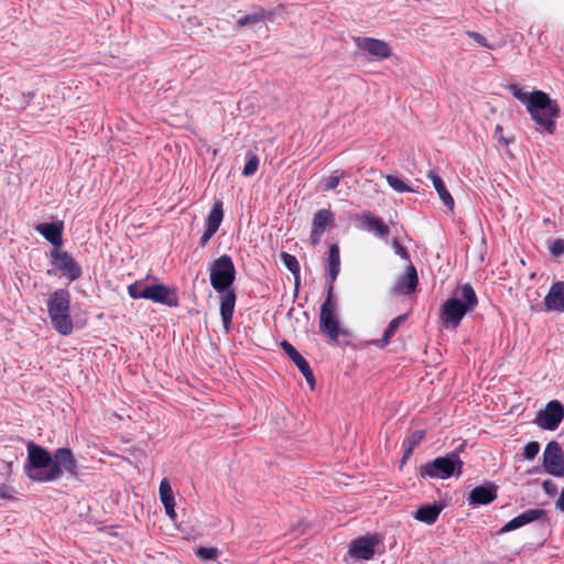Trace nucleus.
I'll use <instances>...</instances> for the list:
<instances>
[{
  "instance_id": "1",
  "label": "nucleus",
  "mask_w": 564,
  "mask_h": 564,
  "mask_svg": "<svg viewBox=\"0 0 564 564\" xmlns=\"http://www.w3.org/2000/svg\"><path fill=\"white\" fill-rule=\"evenodd\" d=\"M26 453L23 468L32 481L52 482L59 479L64 473L72 477L78 475L77 460L69 447H59L50 453L43 446L30 441L26 444Z\"/></svg>"
},
{
  "instance_id": "2",
  "label": "nucleus",
  "mask_w": 564,
  "mask_h": 564,
  "mask_svg": "<svg viewBox=\"0 0 564 564\" xmlns=\"http://www.w3.org/2000/svg\"><path fill=\"white\" fill-rule=\"evenodd\" d=\"M209 282L220 297V317L228 333L231 327L237 294L232 289L236 280V267L229 254H223L208 264Z\"/></svg>"
},
{
  "instance_id": "3",
  "label": "nucleus",
  "mask_w": 564,
  "mask_h": 564,
  "mask_svg": "<svg viewBox=\"0 0 564 564\" xmlns=\"http://www.w3.org/2000/svg\"><path fill=\"white\" fill-rule=\"evenodd\" d=\"M507 89L525 106L531 119L538 126V132L549 134L555 132L556 119L561 113L560 105L555 99H552L549 94L542 90L523 91L518 84H509Z\"/></svg>"
},
{
  "instance_id": "4",
  "label": "nucleus",
  "mask_w": 564,
  "mask_h": 564,
  "mask_svg": "<svg viewBox=\"0 0 564 564\" xmlns=\"http://www.w3.org/2000/svg\"><path fill=\"white\" fill-rule=\"evenodd\" d=\"M478 296L469 283L457 288L454 295L446 300L441 308V318L448 326L457 327L464 316L476 308Z\"/></svg>"
},
{
  "instance_id": "5",
  "label": "nucleus",
  "mask_w": 564,
  "mask_h": 564,
  "mask_svg": "<svg viewBox=\"0 0 564 564\" xmlns=\"http://www.w3.org/2000/svg\"><path fill=\"white\" fill-rule=\"evenodd\" d=\"M70 293L67 289H57L47 299V313L53 328L63 336L70 335L74 324L70 316Z\"/></svg>"
},
{
  "instance_id": "6",
  "label": "nucleus",
  "mask_w": 564,
  "mask_h": 564,
  "mask_svg": "<svg viewBox=\"0 0 564 564\" xmlns=\"http://www.w3.org/2000/svg\"><path fill=\"white\" fill-rule=\"evenodd\" d=\"M463 466L464 462L459 457L458 449H456L421 465L419 475L422 478L448 479L453 476H460Z\"/></svg>"
},
{
  "instance_id": "7",
  "label": "nucleus",
  "mask_w": 564,
  "mask_h": 564,
  "mask_svg": "<svg viewBox=\"0 0 564 564\" xmlns=\"http://www.w3.org/2000/svg\"><path fill=\"white\" fill-rule=\"evenodd\" d=\"M333 285L327 286V296L321 306L319 313V330L330 340L337 341L340 334H346L340 329L339 321L336 316V307L333 301Z\"/></svg>"
},
{
  "instance_id": "8",
  "label": "nucleus",
  "mask_w": 564,
  "mask_h": 564,
  "mask_svg": "<svg viewBox=\"0 0 564 564\" xmlns=\"http://www.w3.org/2000/svg\"><path fill=\"white\" fill-rule=\"evenodd\" d=\"M564 419V405L558 400L549 401L533 420V423L545 431H555Z\"/></svg>"
},
{
  "instance_id": "9",
  "label": "nucleus",
  "mask_w": 564,
  "mask_h": 564,
  "mask_svg": "<svg viewBox=\"0 0 564 564\" xmlns=\"http://www.w3.org/2000/svg\"><path fill=\"white\" fill-rule=\"evenodd\" d=\"M51 264L65 275L69 282L78 280L83 274L82 265L67 251L53 249L50 253Z\"/></svg>"
},
{
  "instance_id": "10",
  "label": "nucleus",
  "mask_w": 564,
  "mask_h": 564,
  "mask_svg": "<svg viewBox=\"0 0 564 564\" xmlns=\"http://www.w3.org/2000/svg\"><path fill=\"white\" fill-rule=\"evenodd\" d=\"M543 468L554 477H564V451L558 442L551 441L543 452Z\"/></svg>"
},
{
  "instance_id": "11",
  "label": "nucleus",
  "mask_w": 564,
  "mask_h": 564,
  "mask_svg": "<svg viewBox=\"0 0 564 564\" xmlns=\"http://www.w3.org/2000/svg\"><path fill=\"white\" fill-rule=\"evenodd\" d=\"M352 41L358 50L364 52L369 59L382 61L391 55L390 45L382 40L367 36H354Z\"/></svg>"
},
{
  "instance_id": "12",
  "label": "nucleus",
  "mask_w": 564,
  "mask_h": 564,
  "mask_svg": "<svg viewBox=\"0 0 564 564\" xmlns=\"http://www.w3.org/2000/svg\"><path fill=\"white\" fill-rule=\"evenodd\" d=\"M224 219V208L221 200H215L212 209L205 219V230L199 238L198 246L205 248L214 235L218 231Z\"/></svg>"
},
{
  "instance_id": "13",
  "label": "nucleus",
  "mask_w": 564,
  "mask_h": 564,
  "mask_svg": "<svg viewBox=\"0 0 564 564\" xmlns=\"http://www.w3.org/2000/svg\"><path fill=\"white\" fill-rule=\"evenodd\" d=\"M544 519L546 521H549L546 510L540 509V508L528 509V510L523 511L522 513H520L519 516L511 519L510 521H508L503 527L500 528L498 533L499 534L508 533V532H511L519 528H522L529 523H532L534 521L544 520Z\"/></svg>"
},
{
  "instance_id": "14",
  "label": "nucleus",
  "mask_w": 564,
  "mask_h": 564,
  "mask_svg": "<svg viewBox=\"0 0 564 564\" xmlns=\"http://www.w3.org/2000/svg\"><path fill=\"white\" fill-rule=\"evenodd\" d=\"M335 215L330 209H319L314 214L310 240L313 246L319 243L322 236L328 227H333Z\"/></svg>"
},
{
  "instance_id": "15",
  "label": "nucleus",
  "mask_w": 564,
  "mask_h": 564,
  "mask_svg": "<svg viewBox=\"0 0 564 564\" xmlns=\"http://www.w3.org/2000/svg\"><path fill=\"white\" fill-rule=\"evenodd\" d=\"M379 543L376 535L360 536L349 546V555L354 558L369 561L375 555V547Z\"/></svg>"
},
{
  "instance_id": "16",
  "label": "nucleus",
  "mask_w": 564,
  "mask_h": 564,
  "mask_svg": "<svg viewBox=\"0 0 564 564\" xmlns=\"http://www.w3.org/2000/svg\"><path fill=\"white\" fill-rule=\"evenodd\" d=\"M498 486L491 481L475 487L467 498L469 506H486L497 499Z\"/></svg>"
},
{
  "instance_id": "17",
  "label": "nucleus",
  "mask_w": 564,
  "mask_h": 564,
  "mask_svg": "<svg viewBox=\"0 0 564 564\" xmlns=\"http://www.w3.org/2000/svg\"><path fill=\"white\" fill-rule=\"evenodd\" d=\"M280 345L283 351L296 365L310 387L313 389L315 386V377L307 360L288 340H282Z\"/></svg>"
},
{
  "instance_id": "18",
  "label": "nucleus",
  "mask_w": 564,
  "mask_h": 564,
  "mask_svg": "<svg viewBox=\"0 0 564 564\" xmlns=\"http://www.w3.org/2000/svg\"><path fill=\"white\" fill-rule=\"evenodd\" d=\"M419 278L413 264L406 268V271L395 281L392 293L395 295H409L416 290Z\"/></svg>"
},
{
  "instance_id": "19",
  "label": "nucleus",
  "mask_w": 564,
  "mask_h": 564,
  "mask_svg": "<svg viewBox=\"0 0 564 564\" xmlns=\"http://www.w3.org/2000/svg\"><path fill=\"white\" fill-rule=\"evenodd\" d=\"M446 505L443 501H435L420 506L414 512L413 518L420 522L432 525L434 524Z\"/></svg>"
},
{
  "instance_id": "20",
  "label": "nucleus",
  "mask_w": 564,
  "mask_h": 564,
  "mask_svg": "<svg viewBox=\"0 0 564 564\" xmlns=\"http://www.w3.org/2000/svg\"><path fill=\"white\" fill-rule=\"evenodd\" d=\"M63 229L62 221L42 223L35 226V230L52 243L54 249H58L63 245Z\"/></svg>"
},
{
  "instance_id": "21",
  "label": "nucleus",
  "mask_w": 564,
  "mask_h": 564,
  "mask_svg": "<svg viewBox=\"0 0 564 564\" xmlns=\"http://www.w3.org/2000/svg\"><path fill=\"white\" fill-rule=\"evenodd\" d=\"M546 311L564 312V282L558 281L551 285L544 297Z\"/></svg>"
},
{
  "instance_id": "22",
  "label": "nucleus",
  "mask_w": 564,
  "mask_h": 564,
  "mask_svg": "<svg viewBox=\"0 0 564 564\" xmlns=\"http://www.w3.org/2000/svg\"><path fill=\"white\" fill-rule=\"evenodd\" d=\"M274 12L258 7L253 12L248 13L236 21V29H241L247 25L257 24L265 21H273Z\"/></svg>"
},
{
  "instance_id": "23",
  "label": "nucleus",
  "mask_w": 564,
  "mask_h": 564,
  "mask_svg": "<svg viewBox=\"0 0 564 564\" xmlns=\"http://www.w3.org/2000/svg\"><path fill=\"white\" fill-rule=\"evenodd\" d=\"M327 269H328V275H327V285L326 288L336 281L339 271H340V254H339V247L336 243H333L329 246L328 249V258H327Z\"/></svg>"
},
{
  "instance_id": "24",
  "label": "nucleus",
  "mask_w": 564,
  "mask_h": 564,
  "mask_svg": "<svg viewBox=\"0 0 564 564\" xmlns=\"http://www.w3.org/2000/svg\"><path fill=\"white\" fill-rule=\"evenodd\" d=\"M152 301L154 303L163 304L169 307H176L178 305L177 296L164 284H153Z\"/></svg>"
},
{
  "instance_id": "25",
  "label": "nucleus",
  "mask_w": 564,
  "mask_h": 564,
  "mask_svg": "<svg viewBox=\"0 0 564 564\" xmlns=\"http://www.w3.org/2000/svg\"><path fill=\"white\" fill-rule=\"evenodd\" d=\"M427 176L432 181V183L434 185V188L436 189V192H437L441 200L443 202V204L448 209L452 210L454 208V206H455V202H454L453 196L451 195V193L446 188L445 183L442 180V177L436 172H434V171H430Z\"/></svg>"
},
{
  "instance_id": "26",
  "label": "nucleus",
  "mask_w": 564,
  "mask_h": 564,
  "mask_svg": "<svg viewBox=\"0 0 564 564\" xmlns=\"http://www.w3.org/2000/svg\"><path fill=\"white\" fill-rule=\"evenodd\" d=\"M406 319L408 314H401L393 318L386 328L382 338L373 340V345H376L378 348H384L387 345H389L392 336L397 333L400 325L404 323Z\"/></svg>"
},
{
  "instance_id": "27",
  "label": "nucleus",
  "mask_w": 564,
  "mask_h": 564,
  "mask_svg": "<svg viewBox=\"0 0 564 564\" xmlns=\"http://www.w3.org/2000/svg\"><path fill=\"white\" fill-rule=\"evenodd\" d=\"M365 229L375 234L380 238H386L389 235V227L380 219L371 214H368L364 218Z\"/></svg>"
},
{
  "instance_id": "28",
  "label": "nucleus",
  "mask_w": 564,
  "mask_h": 564,
  "mask_svg": "<svg viewBox=\"0 0 564 564\" xmlns=\"http://www.w3.org/2000/svg\"><path fill=\"white\" fill-rule=\"evenodd\" d=\"M280 259H281L282 263L284 264V267L293 274L294 280H295V286L297 288L299 283H300V272H301V267H300L299 260L296 259L295 256L288 253L285 251H282L280 253Z\"/></svg>"
},
{
  "instance_id": "29",
  "label": "nucleus",
  "mask_w": 564,
  "mask_h": 564,
  "mask_svg": "<svg viewBox=\"0 0 564 564\" xmlns=\"http://www.w3.org/2000/svg\"><path fill=\"white\" fill-rule=\"evenodd\" d=\"M344 178V173L339 170H336L332 173L330 176L324 177L319 182V189L323 192H328L335 189L340 181Z\"/></svg>"
},
{
  "instance_id": "30",
  "label": "nucleus",
  "mask_w": 564,
  "mask_h": 564,
  "mask_svg": "<svg viewBox=\"0 0 564 564\" xmlns=\"http://www.w3.org/2000/svg\"><path fill=\"white\" fill-rule=\"evenodd\" d=\"M389 186L397 193H416L410 185H408L403 178L398 175L389 174L386 177Z\"/></svg>"
},
{
  "instance_id": "31",
  "label": "nucleus",
  "mask_w": 564,
  "mask_h": 564,
  "mask_svg": "<svg viewBox=\"0 0 564 564\" xmlns=\"http://www.w3.org/2000/svg\"><path fill=\"white\" fill-rule=\"evenodd\" d=\"M159 494L162 505L175 502L174 494L170 481L166 478H163L160 482Z\"/></svg>"
},
{
  "instance_id": "32",
  "label": "nucleus",
  "mask_w": 564,
  "mask_h": 564,
  "mask_svg": "<svg viewBox=\"0 0 564 564\" xmlns=\"http://www.w3.org/2000/svg\"><path fill=\"white\" fill-rule=\"evenodd\" d=\"M220 554L217 547L200 546L195 550V555L202 561H216Z\"/></svg>"
},
{
  "instance_id": "33",
  "label": "nucleus",
  "mask_w": 564,
  "mask_h": 564,
  "mask_svg": "<svg viewBox=\"0 0 564 564\" xmlns=\"http://www.w3.org/2000/svg\"><path fill=\"white\" fill-rule=\"evenodd\" d=\"M259 167V158L256 154L249 153L248 160L242 169L243 176L253 175Z\"/></svg>"
},
{
  "instance_id": "34",
  "label": "nucleus",
  "mask_w": 564,
  "mask_h": 564,
  "mask_svg": "<svg viewBox=\"0 0 564 564\" xmlns=\"http://www.w3.org/2000/svg\"><path fill=\"white\" fill-rule=\"evenodd\" d=\"M540 452V443L536 441H531L523 447V458L527 460H532L536 457Z\"/></svg>"
},
{
  "instance_id": "35",
  "label": "nucleus",
  "mask_w": 564,
  "mask_h": 564,
  "mask_svg": "<svg viewBox=\"0 0 564 564\" xmlns=\"http://www.w3.org/2000/svg\"><path fill=\"white\" fill-rule=\"evenodd\" d=\"M145 286V282L143 280H138L130 285H128V294L133 300L141 299V295H138L142 293V288Z\"/></svg>"
},
{
  "instance_id": "36",
  "label": "nucleus",
  "mask_w": 564,
  "mask_h": 564,
  "mask_svg": "<svg viewBox=\"0 0 564 564\" xmlns=\"http://www.w3.org/2000/svg\"><path fill=\"white\" fill-rule=\"evenodd\" d=\"M467 35L470 39H473L476 43H478L480 46L487 47L489 50H496V45L490 44L482 34H480L476 31H468Z\"/></svg>"
},
{
  "instance_id": "37",
  "label": "nucleus",
  "mask_w": 564,
  "mask_h": 564,
  "mask_svg": "<svg viewBox=\"0 0 564 564\" xmlns=\"http://www.w3.org/2000/svg\"><path fill=\"white\" fill-rule=\"evenodd\" d=\"M550 253L554 257H561L564 254V239H554L549 246Z\"/></svg>"
},
{
  "instance_id": "38",
  "label": "nucleus",
  "mask_w": 564,
  "mask_h": 564,
  "mask_svg": "<svg viewBox=\"0 0 564 564\" xmlns=\"http://www.w3.org/2000/svg\"><path fill=\"white\" fill-rule=\"evenodd\" d=\"M424 431H415L404 440L403 446L410 445L411 447H415L424 438Z\"/></svg>"
},
{
  "instance_id": "39",
  "label": "nucleus",
  "mask_w": 564,
  "mask_h": 564,
  "mask_svg": "<svg viewBox=\"0 0 564 564\" xmlns=\"http://www.w3.org/2000/svg\"><path fill=\"white\" fill-rule=\"evenodd\" d=\"M392 248L395 254L400 256L404 260H410V253L408 249L399 241L398 238L392 240Z\"/></svg>"
},
{
  "instance_id": "40",
  "label": "nucleus",
  "mask_w": 564,
  "mask_h": 564,
  "mask_svg": "<svg viewBox=\"0 0 564 564\" xmlns=\"http://www.w3.org/2000/svg\"><path fill=\"white\" fill-rule=\"evenodd\" d=\"M13 487L7 484H0V499L11 500L13 499Z\"/></svg>"
},
{
  "instance_id": "41",
  "label": "nucleus",
  "mask_w": 564,
  "mask_h": 564,
  "mask_svg": "<svg viewBox=\"0 0 564 564\" xmlns=\"http://www.w3.org/2000/svg\"><path fill=\"white\" fill-rule=\"evenodd\" d=\"M542 487L547 496L553 497L557 494V485L551 479L544 480Z\"/></svg>"
},
{
  "instance_id": "42",
  "label": "nucleus",
  "mask_w": 564,
  "mask_h": 564,
  "mask_svg": "<svg viewBox=\"0 0 564 564\" xmlns=\"http://www.w3.org/2000/svg\"><path fill=\"white\" fill-rule=\"evenodd\" d=\"M502 126L497 124L495 128V137L499 140L501 144L507 147L509 145L510 140L502 134Z\"/></svg>"
},
{
  "instance_id": "43",
  "label": "nucleus",
  "mask_w": 564,
  "mask_h": 564,
  "mask_svg": "<svg viewBox=\"0 0 564 564\" xmlns=\"http://www.w3.org/2000/svg\"><path fill=\"white\" fill-rule=\"evenodd\" d=\"M152 291H153V284H147L145 283V286L142 288V293H140L139 295H141V299H144V300H151L152 301Z\"/></svg>"
},
{
  "instance_id": "44",
  "label": "nucleus",
  "mask_w": 564,
  "mask_h": 564,
  "mask_svg": "<svg viewBox=\"0 0 564 564\" xmlns=\"http://www.w3.org/2000/svg\"><path fill=\"white\" fill-rule=\"evenodd\" d=\"M163 507L165 509L166 516H169L171 519H174L176 517L175 502L165 503L163 505Z\"/></svg>"
},
{
  "instance_id": "45",
  "label": "nucleus",
  "mask_w": 564,
  "mask_h": 564,
  "mask_svg": "<svg viewBox=\"0 0 564 564\" xmlns=\"http://www.w3.org/2000/svg\"><path fill=\"white\" fill-rule=\"evenodd\" d=\"M556 509L564 511V488L562 489L558 499L555 502Z\"/></svg>"
},
{
  "instance_id": "46",
  "label": "nucleus",
  "mask_w": 564,
  "mask_h": 564,
  "mask_svg": "<svg viewBox=\"0 0 564 564\" xmlns=\"http://www.w3.org/2000/svg\"><path fill=\"white\" fill-rule=\"evenodd\" d=\"M414 447H411L410 445L403 446V459H406L413 452Z\"/></svg>"
},
{
  "instance_id": "47",
  "label": "nucleus",
  "mask_w": 564,
  "mask_h": 564,
  "mask_svg": "<svg viewBox=\"0 0 564 564\" xmlns=\"http://www.w3.org/2000/svg\"><path fill=\"white\" fill-rule=\"evenodd\" d=\"M26 96H28V99H29V100H32V99L35 97V93H34V91H29V93L26 94Z\"/></svg>"
}]
</instances>
